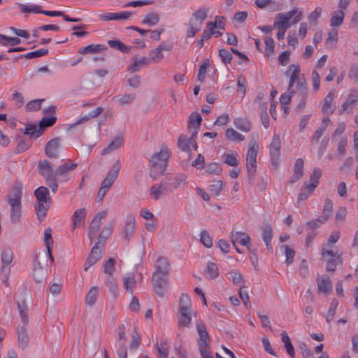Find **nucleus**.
<instances>
[{
	"instance_id": "1",
	"label": "nucleus",
	"mask_w": 358,
	"mask_h": 358,
	"mask_svg": "<svg viewBox=\"0 0 358 358\" xmlns=\"http://www.w3.org/2000/svg\"><path fill=\"white\" fill-rule=\"evenodd\" d=\"M285 75L289 77L288 90L289 94H295L299 100L297 108L303 109L306 105L308 96L307 83L303 74H301L299 64H290Z\"/></svg>"
},
{
	"instance_id": "2",
	"label": "nucleus",
	"mask_w": 358,
	"mask_h": 358,
	"mask_svg": "<svg viewBox=\"0 0 358 358\" xmlns=\"http://www.w3.org/2000/svg\"><path fill=\"white\" fill-rule=\"evenodd\" d=\"M129 334L131 341L129 343L131 350L136 349L141 344V337L134 325H121L118 328V337L116 341L115 347L118 358H127V352L126 348L127 337L126 334Z\"/></svg>"
},
{
	"instance_id": "3",
	"label": "nucleus",
	"mask_w": 358,
	"mask_h": 358,
	"mask_svg": "<svg viewBox=\"0 0 358 358\" xmlns=\"http://www.w3.org/2000/svg\"><path fill=\"white\" fill-rule=\"evenodd\" d=\"M192 317H196V312L192 310V302L189 295L183 293L180 297L177 315L179 327H189Z\"/></svg>"
},
{
	"instance_id": "4",
	"label": "nucleus",
	"mask_w": 358,
	"mask_h": 358,
	"mask_svg": "<svg viewBox=\"0 0 358 358\" xmlns=\"http://www.w3.org/2000/svg\"><path fill=\"white\" fill-rule=\"evenodd\" d=\"M22 196V185H15L11 194L7 197V201L10 206V217L13 223L20 220L22 213L21 199Z\"/></svg>"
},
{
	"instance_id": "5",
	"label": "nucleus",
	"mask_w": 358,
	"mask_h": 358,
	"mask_svg": "<svg viewBox=\"0 0 358 358\" xmlns=\"http://www.w3.org/2000/svg\"><path fill=\"white\" fill-rule=\"evenodd\" d=\"M13 253L10 248H5L1 253V266L0 269V278L1 282L8 286V278L10 273V264L13 262Z\"/></svg>"
},
{
	"instance_id": "6",
	"label": "nucleus",
	"mask_w": 358,
	"mask_h": 358,
	"mask_svg": "<svg viewBox=\"0 0 358 358\" xmlns=\"http://www.w3.org/2000/svg\"><path fill=\"white\" fill-rule=\"evenodd\" d=\"M293 17L292 24H295L302 19V12L298 8H294L287 13H280L276 15V21L274 22V27L289 28V20Z\"/></svg>"
},
{
	"instance_id": "7",
	"label": "nucleus",
	"mask_w": 358,
	"mask_h": 358,
	"mask_svg": "<svg viewBox=\"0 0 358 358\" xmlns=\"http://www.w3.org/2000/svg\"><path fill=\"white\" fill-rule=\"evenodd\" d=\"M170 151L166 145H163L160 150L154 154L150 162L154 169H156L160 174L164 173L170 157Z\"/></svg>"
},
{
	"instance_id": "8",
	"label": "nucleus",
	"mask_w": 358,
	"mask_h": 358,
	"mask_svg": "<svg viewBox=\"0 0 358 358\" xmlns=\"http://www.w3.org/2000/svg\"><path fill=\"white\" fill-rule=\"evenodd\" d=\"M258 149L259 144L256 141L250 143L246 157V167L250 178H252L256 171Z\"/></svg>"
},
{
	"instance_id": "9",
	"label": "nucleus",
	"mask_w": 358,
	"mask_h": 358,
	"mask_svg": "<svg viewBox=\"0 0 358 358\" xmlns=\"http://www.w3.org/2000/svg\"><path fill=\"white\" fill-rule=\"evenodd\" d=\"M196 330L199 335V348L201 354L203 357H205L208 354V348L209 343V336L207 332L206 326L203 322L196 324Z\"/></svg>"
},
{
	"instance_id": "10",
	"label": "nucleus",
	"mask_w": 358,
	"mask_h": 358,
	"mask_svg": "<svg viewBox=\"0 0 358 358\" xmlns=\"http://www.w3.org/2000/svg\"><path fill=\"white\" fill-rule=\"evenodd\" d=\"M333 210V202L329 199H326L323 206V215L317 219L309 221L307 224L310 227H317L320 224L327 221L332 213Z\"/></svg>"
},
{
	"instance_id": "11",
	"label": "nucleus",
	"mask_w": 358,
	"mask_h": 358,
	"mask_svg": "<svg viewBox=\"0 0 358 358\" xmlns=\"http://www.w3.org/2000/svg\"><path fill=\"white\" fill-rule=\"evenodd\" d=\"M152 282L155 294L161 298L164 297L169 286L168 275H152Z\"/></svg>"
},
{
	"instance_id": "12",
	"label": "nucleus",
	"mask_w": 358,
	"mask_h": 358,
	"mask_svg": "<svg viewBox=\"0 0 358 358\" xmlns=\"http://www.w3.org/2000/svg\"><path fill=\"white\" fill-rule=\"evenodd\" d=\"M120 168V159H117L108 172L107 176L101 182V187L109 189L117 178Z\"/></svg>"
},
{
	"instance_id": "13",
	"label": "nucleus",
	"mask_w": 358,
	"mask_h": 358,
	"mask_svg": "<svg viewBox=\"0 0 358 358\" xmlns=\"http://www.w3.org/2000/svg\"><path fill=\"white\" fill-rule=\"evenodd\" d=\"M38 171L45 178L47 182L50 180L57 179V175H56V170L54 171L52 166L50 162L47 160L40 162L38 164Z\"/></svg>"
},
{
	"instance_id": "14",
	"label": "nucleus",
	"mask_w": 358,
	"mask_h": 358,
	"mask_svg": "<svg viewBox=\"0 0 358 358\" xmlns=\"http://www.w3.org/2000/svg\"><path fill=\"white\" fill-rule=\"evenodd\" d=\"M281 141L278 134H275L272 137L271 142L268 146L269 153L271 160L277 162L280 155Z\"/></svg>"
},
{
	"instance_id": "15",
	"label": "nucleus",
	"mask_w": 358,
	"mask_h": 358,
	"mask_svg": "<svg viewBox=\"0 0 358 358\" xmlns=\"http://www.w3.org/2000/svg\"><path fill=\"white\" fill-rule=\"evenodd\" d=\"M155 271L152 275H168L169 271V263L167 259L163 256H159L155 264Z\"/></svg>"
},
{
	"instance_id": "16",
	"label": "nucleus",
	"mask_w": 358,
	"mask_h": 358,
	"mask_svg": "<svg viewBox=\"0 0 358 358\" xmlns=\"http://www.w3.org/2000/svg\"><path fill=\"white\" fill-rule=\"evenodd\" d=\"M102 250L96 243L92 249L91 252L84 264V271H87L92 265L101 258Z\"/></svg>"
},
{
	"instance_id": "17",
	"label": "nucleus",
	"mask_w": 358,
	"mask_h": 358,
	"mask_svg": "<svg viewBox=\"0 0 358 358\" xmlns=\"http://www.w3.org/2000/svg\"><path fill=\"white\" fill-rule=\"evenodd\" d=\"M231 241L234 247H236V244L238 243L241 245L247 247L248 249L250 248V237L245 232L236 231L232 234L231 236Z\"/></svg>"
},
{
	"instance_id": "18",
	"label": "nucleus",
	"mask_w": 358,
	"mask_h": 358,
	"mask_svg": "<svg viewBox=\"0 0 358 358\" xmlns=\"http://www.w3.org/2000/svg\"><path fill=\"white\" fill-rule=\"evenodd\" d=\"M172 49L171 45H159L157 48L152 50L149 53V61L153 63H157L164 58L162 52L170 51Z\"/></svg>"
},
{
	"instance_id": "19",
	"label": "nucleus",
	"mask_w": 358,
	"mask_h": 358,
	"mask_svg": "<svg viewBox=\"0 0 358 358\" xmlns=\"http://www.w3.org/2000/svg\"><path fill=\"white\" fill-rule=\"evenodd\" d=\"M167 192V185L166 183L160 182L155 184L150 187V196L155 199L159 200L164 197Z\"/></svg>"
},
{
	"instance_id": "20",
	"label": "nucleus",
	"mask_w": 358,
	"mask_h": 358,
	"mask_svg": "<svg viewBox=\"0 0 358 358\" xmlns=\"http://www.w3.org/2000/svg\"><path fill=\"white\" fill-rule=\"evenodd\" d=\"M335 90H330L324 99V103L322 111L324 114L329 115L334 113L336 108V103L334 102Z\"/></svg>"
},
{
	"instance_id": "21",
	"label": "nucleus",
	"mask_w": 358,
	"mask_h": 358,
	"mask_svg": "<svg viewBox=\"0 0 358 358\" xmlns=\"http://www.w3.org/2000/svg\"><path fill=\"white\" fill-rule=\"evenodd\" d=\"M357 101H358V92L351 90L346 101L341 106L340 113H343L347 110H351Z\"/></svg>"
},
{
	"instance_id": "22",
	"label": "nucleus",
	"mask_w": 358,
	"mask_h": 358,
	"mask_svg": "<svg viewBox=\"0 0 358 358\" xmlns=\"http://www.w3.org/2000/svg\"><path fill=\"white\" fill-rule=\"evenodd\" d=\"M59 139L53 138L49 141L45 146V155L50 158H55L58 156L59 148Z\"/></svg>"
},
{
	"instance_id": "23",
	"label": "nucleus",
	"mask_w": 358,
	"mask_h": 358,
	"mask_svg": "<svg viewBox=\"0 0 358 358\" xmlns=\"http://www.w3.org/2000/svg\"><path fill=\"white\" fill-rule=\"evenodd\" d=\"M208 12V8H200L192 13L189 21L202 27V23L207 18Z\"/></svg>"
},
{
	"instance_id": "24",
	"label": "nucleus",
	"mask_w": 358,
	"mask_h": 358,
	"mask_svg": "<svg viewBox=\"0 0 358 358\" xmlns=\"http://www.w3.org/2000/svg\"><path fill=\"white\" fill-rule=\"evenodd\" d=\"M52 230L50 228L45 229L43 233V243L44 245L47 249V254L50 259L51 263H53L54 258L52 255V245L53 244V240L52 238Z\"/></svg>"
},
{
	"instance_id": "25",
	"label": "nucleus",
	"mask_w": 358,
	"mask_h": 358,
	"mask_svg": "<svg viewBox=\"0 0 358 358\" xmlns=\"http://www.w3.org/2000/svg\"><path fill=\"white\" fill-rule=\"evenodd\" d=\"M86 210L85 208H80L76 210L71 217V228L73 230L80 227L84 221L86 215Z\"/></svg>"
},
{
	"instance_id": "26",
	"label": "nucleus",
	"mask_w": 358,
	"mask_h": 358,
	"mask_svg": "<svg viewBox=\"0 0 358 358\" xmlns=\"http://www.w3.org/2000/svg\"><path fill=\"white\" fill-rule=\"evenodd\" d=\"M103 111L101 107H97L94 110H92L88 115L80 117L75 123L69 125V129H72L74 127L87 122L90 118L96 117Z\"/></svg>"
},
{
	"instance_id": "27",
	"label": "nucleus",
	"mask_w": 358,
	"mask_h": 358,
	"mask_svg": "<svg viewBox=\"0 0 358 358\" xmlns=\"http://www.w3.org/2000/svg\"><path fill=\"white\" fill-rule=\"evenodd\" d=\"M122 137L119 136H117L115 138H114L106 148H104L102 150L101 154L102 155H106L109 154L110 152L116 150L122 145Z\"/></svg>"
},
{
	"instance_id": "28",
	"label": "nucleus",
	"mask_w": 358,
	"mask_h": 358,
	"mask_svg": "<svg viewBox=\"0 0 358 358\" xmlns=\"http://www.w3.org/2000/svg\"><path fill=\"white\" fill-rule=\"evenodd\" d=\"M345 17L344 11L342 10H336L333 12L329 24L331 27H339L342 25Z\"/></svg>"
},
{
	"instance_id": "29",
	"label": "nucleus",
	"mask_w": 358,
	"mask_h": 358,
	"mask_svg": "<svg viewBox=\"0 0 358 358\" xmlns=\"http://www.w3.org/2000/svg\"><path fill=\"white\" fill-rule=\"evenodd\" d=\"M234 125L236 129L243 132H248L251 129V123L245 117H236L234 120Z\"/></svg>"
},
{
	"instance_id": "30",
	"label": "nucleus",
	"mask_w": 358,
	"mask_h": 358,
	"mask_svg": "<svg viewBox=\"0 0 358 358\" xmlns=\"http://www.w3.org/2000/svg\"><path fill=\"white\" fill-rule=\"evenodd\" d=\"M34 195L37 201L50 203V197L49 196V190L47 187L41 186L34 191Z\"/></svg>"
},
{
	"instance_id": "31",
	"label": "nucleus",
	"mask_w": 358,
	"mask_h": 358,
	"mask_svg": "<svg viewBox=\"0 0 358 358\" xmlns=\"http://www.w3.org/2000/svg\"><path fill=\"white\" fill-rule=\"evenodd\" d=\"M317 282L320 293L328 294L332 289V285L329 278H318Z\"/></svg>"
},
{
	"instance_id": "32",
	"label": "nucleus",
	"mask_w": 358,
	"mask_h": 358,
	"mask_svg": "<svg viewBox=\"0 0 358 358\" xmlns=\"http://www.w3.org/2000/svg\"><path fill=\"white\" fill-rule=\"evenodd\" d=\"M281 340L282 342L284 343V347L287 354L290 356L291 358H294V348L291 342V339L289 338L288 334L286 331H282L281 333Z\"/></svg>"
},
{
	"instance_id": "33",
	"label": "nucleus",
	"mask_w": 358,
	"mask_h": 358,
	"mask_svg": "<svg viewBox=\"0 0 358 358\" xmlns=\"http://www.w3.org/2000/svg\"><path fill=\"white\" fill-rule=\"evenodd\" d=\"M77 166L78 164L76 163L68 161L67 162L61 164L57 168L56 175H57V177L65 176L68 172L74 170Z\"/></svg>"
},
{
	"instance_id": "34",
	"label": "nucleus",
	"mask_w": 358,
	"mask_h": 358,
	"mask_svg": "<svg viewBox=\"0 0 358 358\" xmlns=\"http://www.w3.org/2000/svg\"><path fill=\"white\" fill-rule=\"evenodd\" d=\"M338 255V248L331 243H326L322 250V255L324 257H336Z\"/></svg>"
},
{
	"instance_id": "35",
	"label": "nucleus",
	"mask_w": 358,
	"mask_h": 358,
	"mask_svg": "<svg viewBox=\"0 0 358 358\" xmlns=\"http://www.w3.org/2000/svg\"><path fill=\"white\" fill-rule=\"evenodd\" d=\"M105 48V46L101 44H90L80 48L78 52L81 55L95 54L101 52Z\"/></svg>"
},
{
	"instance_id": "36",
	"label": "nucleus",
	"mask_w": 358,
	"mask_h": 358,
	"mask_svg": "<svg viewBox=\"0 0 358 358\" xmlns=\"http://www.w3.org/2000/svg\"><path fill=\"white\" fill-rule=\"evenodd\" d=\"M136 226V220L134 216L129 215L127 217L125 226L124 227V234L126 239H129L131 236Z\"/></svg>"
},
{
	"instance_id": "37",
	"label": "nucleus",
	"mask_w": 358,
	"mask_h": 358,
	"mask_svg": "<svg viewBox=\"0 0 358 358\" xmlns=\"http://www.w3.org/2000/svg\"><path fill=\"white\" fill-rule=\"evenodd\" d=\"M18 345L21 348L27 347L29 343V337L26 332L24 326L19 327L17 329Z\"/></svg>"
},
{
	"instance_id": "38",
	"label": "nucleus",
	"mask_w": 358,
	"mask_h": 358,
	"mask_svg": "<svg viewBox=\"0 0 358 358\" xmlns=\"http://www.w3.org/2000/svg\"><path fill=\"white\" fill-rule=\"evenodd\" d=\"M178 146L181 151L190 152L191 146L193 147V143L189 138H187L184 135H181L178 138Z\"/></svg>"
},
{
	"instance_id": "39",
	"label": "nucleus",
	"mask_w": 358,
	"mask_h": 358,
	"mask_svg": "<svg viewBox=\"0 0 358 358\" xmlns=\"http://www.w3.org/2000/svg\"><path fill=\"white\" fill-rule=\"evenodd\" d=\"M19 8H20V11L23 13L43 14V10L41 8V6L36 4L26 5L20 3Z\"/></svg>"
},
{
	"instance_id": "40",
	"label": "nucleus",
	"mask_w": 358,
	"mask_h": 358,
	"mask_svg": "<svg viewBox=\"0 0 358 358\" xmlns=\"http://www.w3.org/2000/svg\"><path fill=\"white\" fill-rule=\"evenodd\" d=\"M17 309L19 315L22 320V325H27L29 322L28 307L24 301L18 303Z\"/></svg>"
},
{
	"instance_id": "41",
	"label": "nucleus",
	"mask_w": 358,
	"mask_h": 358,
	"mask_svg": "<svg viewBox=\"0 0 358 358\" xmlns=\"http://www.w3.org/2000/svg\"><path fill=\"white\" fill-rule=\"evenodd\" d=\"M202 117L197 112H193L189 117L188 127L198 129L201 125Z\"/></svg>"
},
{
	"instance_id": "42",
	"label": "nucleus",
	"mask_w": 358,
	"mask_h": 358,
	"mask_svg": "<svg viewBox=\"0 0 358 358\" xmlns=\"http://www.w3.org/2000/svg\"><path fill=\"white\" fill-rule=\"evenodd\" d=\"M99 293L98 287H92L87 293L85 296V302L88 306H93L97 299Z\"/></svg>"
},
{
	"instance_id": "43",
	"label": "nucleus",
	"mask_w": 358,
	"mask_h": 358,
	"mask_svg": "<svg viewBox=\"0 0 358 358\" xmlns=\"http://www.w3.org/2000/svg\"><path fill=\"white\" fill-rule=\"evenodd\" d=\"M225 136L227 140L231 141L241 142L245 139L244 136L238 133L233 128H228L225 131Z\"/></svg>"
},
{
	"instance_id": "44",
	"label": "nucleus",
	"mask_w": 358,
	"mask_h": 358,
	"mask_svg": "<svg viewBox=\"0 0 358 358\" xmlns=\"http://www.w3.org/2000/svg\"><path fill=\"white\" fill-rule=\"evenodd\" d=\"M207 28L209 30L208 33L204 32L203 34V38H210L211 36L215 37H219L222 34V31L218 29V27L214 23V22H208L206 24Z\"/></svg>"
},
{
	"instance_id": "45",
	"label": "nucleus",
	"mask_w": 358,
	"mask_h": 358,
	"mask_svg": "<svg viewBox=\"0 0 358 358\" xmlns=\"http://www.w3.org/2000/svg\"><path fill=\"white\" fill-rule=\"evenodd\" d=\"M45 202L38 201L37 204L35 206V211L36 216L39 221H43L47 215V211L48 210V207L45 206Z\"/></svg>"
},
{
	"instance_id": "46",
	"label": "nucleus",
	"mask_w": 358,
	"mask_h": 358,
	"mask_svg": "<svg viewBox=\"0 0 358 358\" xmlns=\"http://www.w3.org/2000/svg\"><path fill=\"white\" fill-rule=\"evenodd\" d=\"M273 238V231L270 226L264 228L262 231V239L264 241L268 250H272L271 241Z\"/></svg>"
},
{
	"instance_id": "47",
	"label": "nucleus",
	"mask_w": 358,
	"mask_h": 358,
	"mask_svg": "<svg viewBox=\"0 0 358 358\" xmlns=\"http://www.w3.org/2000/svg\"><path fill=\"white\" fill-rule=\"evenodd\" d=\"M160 358H167L170 343L167 341H162L159 344H155Z\"/></svg>"
},
{
	"instance_id": "48",
	"label": "nucleus",
	"mask_w": 358,
	"mask_h": 358,
	"mask_svg": "<svg viewBox=\"0 0 358 358\" xmlns=\"http://www.w3.org/2000/svg\"><path fill=\"white\" fill-rule=\"evenodd\" d=\"M238 157V154L237 152H228L224 155V162L230 166H237L239 163Z\"/></svg>"
},
{
	"instance_id": "49",
	"label": "nucleus",
	"mask_w": 358,
	"mask_h": 358,
	"mask_svg": "<svg viewBox=\"0 0 358 358\" xmlns=\"http://www.w3.org/2000/svg\"><path fill=\"white\" fill-rule=\"evenodd\" d=\"M135 99V96L131 94H124L117 95L113 97L115 103L120 105H126L131 103Z\"/></svg>"
},
{
	"instance_id": "50",
	"label": "nucleus",
	"mask_w": 358,
	"mask_h": 358,
	"mask_svg": "<svg viewBox=\"0 0 358 358\" xmlns=\"http://www.w3.org/2000/svg\"><path fill=\"white\" fill-rule=\"evenodd\" d=\"M159 22V16L157 13H150L145 15L142 22L150 27L157 24Z\"/></svg>"
},
{
	"instance_id": "51",
	"label": "nucleus",
	"mask_w": 358,
	"mask_h": 358,
	"mask_svg": "<svg viewBox=\"0 0 358 358\" xmlns=\"http://www.w3.org/2000/svg\"><path fill=\"white\" fill-rule=\"evenodd\" d=\"M20 43L21 40L17 37H9L0 34V43L3 45H10L15 46L19 45Z\"/></svg>"
},
{
	"instance_id": "52",
	"label": "nucleus",
	"mask_w": 358,
	"mask_h": 358,
	"mask_svg": "<svg viewBox=\"0 0 358 358\" xmlns=\"http://www.w3.org/2000/svg\"><path fill=\"white\" fill-rule=\"evenodd\" d=\"M311 84L313 92L316 94L320 88V76L316 70H313L311 72Z\"/></svg>"
},
{
	"instance_id": "53",
	"label": "nucleus",
	"mask_w": 358,
	"mask_h": 358,
	"mask_svg": "<svg viewBox=\"0 0 358 358\" xmlns=\"http://www.w3.org/2000/svg\"><path fill=\"white\" fill-rule=\"evenodd\" d=\"M228 275L229 279L231 280L234 285L239 286L240 287H242L244 283V280L239 272L231 271L228 273Z\"/></svg>"
},
{
	"instance_id": "54",
	"label": "nucleus",
	"mask_w": 358,
	"mask_h": 358,
	"mask_svg": "<svg viewBox=\"0 0 358 358\" xmlns=\"http://www.w3.org/2000/svg\"><path fill=\"white\" fill-rule=\"evenodd\" d=\"M148 63V59L142 57L139 59H136L134 63L128 67V71L134 73L140 71L143 65H145Z\"/></svg>"
},
{
	"instance_id": "55",
	"label": "nucleus",
	"mask_w": 358,
	"mask_h": 358,
	"mask_svg": "<svg viewBox=\"0 0 358 358\" xmlns=\"http://www.w3.org/2000/svg\"><path fill=\"white\" fill-rule=\"evenodd\" d=\"M43 133V129L36 125H29L26 127L24 134L31 137L38 138Z\"/></svg>"
},
{
	"instance_id": "56",
	"label": "nucleus",
	"mask_w": 358,
	"mask_h": 358,
	"mask_svg": "<svg viewBox=\"0 0 358 358\" xmlns=\"http://www.w3.org/2000/svg\"><path fill=\"white\" fill-rule=\"evenodd\" d=\"M200 241L207 248H211L213 247V238L210 236L209 233L206 230L201 231Z\"/></svg>"
},
{
	"instance_id": "57",
	"label": "nucleus",
	"mask_w": 358,
	"mask_h": 358,
	"mask_svg": "<svg viewBox=\"0 0 358 358\" xmlns=\"http://www.w3.org/2000/svg\"><path fill=\"white\" fill-rule=\"evenodd\" d=\"M206 274L211 279L217 278L219 274L217 264L213 262H208L206 270Z\"/></svg>"
},
{
	"instance_id": "58",
	"label": "nucleus",
	"mask_w": 358,
	"mask_h": 358,
	"mask_svg": "<svg viewBox=\"0 0 358 358\" xmlns=\"http://www.w3.org/2000/svg\"><path fill=\"white\" fill-rule=\"evenodd\" d=\"M136 284V281L133 274H128L124 278V287L126 290L131 292Z\"/></svg>"
},
{
	"instance_id": "59",
	"label": "nucleus",
	"mask_w": 358,
	"mask_h": 358,
	"mask_svg": "<svg viewBox=\"0 0 358 358\" xmlns=\"http://www.w3.org/2000/svg\"><path fill=\"white\" fill-rule=\"evenodd\" d=\"M265 54L266 56H272L274 53L275 42L273 38L267 36L264 38Z\"/></svg>"
},
{
	"instance_id": "60",
	"label": "nucleus",
	"mask_w": 358,
	"mask_h": 358,
	"mask_svg": "<svg viewBox=\"0 0 358 358\" xmlns=\"http://www.w3.org/2000/svg\"><path fill=\"white\" fill-rule=\"evenodd\" d=\"M107 214H108L107 210H103L102 211H100L94 217L90 224L100 229L101 223H102V220L106 218Z\"/></svg>"
},
{
	"instance_id": "61",
	"label": "nucleus",
	"mask_w": 358,
	"mask_h": 358,
	"mask_svg": "<svg viewBox=\"0 0 358 358\" xmlns=\"http://www.w3.org/2000/svg\"><path fill=\"white\" fill-rule=\"evenodd\" d=\"M201 26L194 24L189 20L186 38H193L196 34L201 29Z\"/></svg>"
},
{
	"instance_id": "62",
	"label": "nucleus",
	"mask_w": 358,
	"mask_h": 358,
	"mask_svg": "<svg viewBox=\"0 0 358 358\" xmlns=\"http://www.w3.org/2000/svg\"><path fill=\"white\" fill-rule=\"evenodd\" d=\"M281 248L285 250V254L286 256L285 263L287 265L291 264L295 256V251L291 248L289 245H282Z\"/></svg>"
},
{
	"instance_id": "63",
	"label": "nucleus",
	"mask_w": 358,
	"mask_h": 358,
	"mask_svg": "<svg viewBox=\"0 0 358 358\" xmlns=\"http://www.w3.org/2000/svg\"><path fill=\"white\" fill-rule=\"evenodd\" d=\"M223 187L224 184L222 180H215L210 185V191L213 195L217 196L220 195Z\"/></svg>"
},
{
	"instance_id": "64",
	"label": "nucleus",
	"mask_w": 358,
	"mask_h": 358,
	"mask_svg": "<svg viewBox=\"0 0 358 358\" xmlns=\"http://www.w3.org/2000/svg\"><path fill=\"white\" fill-rule=\"evenodd\" d=\"M43 101V99H34L29 101L25 106V110L27 111L38 110L41 107V103Z\"/></svg>"
}]
</instances>
